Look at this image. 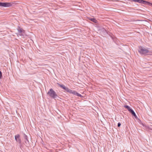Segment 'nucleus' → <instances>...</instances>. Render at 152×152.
<instances>
[{
	"mask_svg": "<svg viewBox=\"0 0 152 152\" xmlns=\"http://www.w3.org/2000/svg\"><path fill=\"white\" fill-rule=\"evenodd\" d=\"M138 52L142 55H152V51H149L148 48H145L142 46H139Z\"/></svg>",
	"mask_w": 152,
	"mask_h": 152,
	"instance_id": "obj_1",
	"label": "nucleus"
},
{
	"mask_svg": "<svg viewBox=\"0 0 152 152\" xmlns=\"http://www.w3.org/2000/svg\"><path fill=\"white\" fill-rule=\"evenodd\" d=\"M47 94H48L50 97L53 99L56 98L58 96L56 92L52 88H50L49 90L47 93Z\"/></svg>",
	"mask_w": 152,
	"mask_h": 152,
	"instance_id": "obj_2",
	"label": "nucleus"
},
{
	"mask_svg": "<svg viewBox=\"0 0 152 152\" xmlns=\"http://www.w3.org/2000/svg\"><path fill=\"white\" fill-rule=\"evenodd\" d=\"M58 84L60 87L64 90L66 92L69 93V92L70 91V89H69L67 87H66L65 86L62 84H60L59 83H58Z\"/></svg>",
	"mask_w": 152,
	"mask_h": 152,
	"instance_id": "obj_3",
	"label": "nucleus"
},
{
	"mask_svg": "<svg viewBox=\"0 0 152 152\" xmlns=\"http://www.w3.org/2000/svg\"><path fill=\"white\" fill-rule=\"evenodd\" d=\"M11 5L10 3H1L0 2V6L4 7H9Z\"/></svg>",
	"mask_w": 152,
	"mask_h": 152,
	"instance_id": "obj_4",
	"label": "nucleus"
},
{
	"mask_svg": "<svg viewBox=\"0 0 152 152\" xmlns=\"http://www.w3.org/2000/svg\"><path fill=\"white\" fill-rule=\"evenodd\" d=\"M15 139L17 142L19 144H21V140L20 138V136L19 134L15 135Z\"/></svg>",
	"mask_w": 152,
	"mask_h": 152,
	"instance_id": "obj_5",
	"label": "nucleus"
},
{
	"mask_svg": "<svg viewBox=\"0 0 152 152\" xmlns=\"http://www.w3.org/2000/svg\"><path fill=\"white\" fill-rule=\"evenodd\" d=\"M133 1L135 2H138L140 3H142L144 4L145 1L143 0H133Z\"/></svg>",
	"mask_w": 152,
	"mask_h": 152,
	"instance_id": "obj_6",
	"label": "nucleus"
},
{
	"mask_svg": "<svg viewBox=\"0 0 152 152\" xmlns=\"http://www.w3.org/2000/svg\"><path fill=\"white\" fill-rule=\"evenodd\" d=\"M69 93L76 95V94H77V92L75 91H72L70 89V91L69 92Z\"/></svg>",
	"mask_w": 152,
	"mask_h": 152,
	"instance_id": "obj_7",
	"label": "nucleus"
},
{
	"mask_svg": "<svg viewBox=\"0 0 152 152\" xmlns=\"http://www.w3.org/2000/svg\"><path fill=\"white\" fill-rule=\"evenodd\" d=\"M69 93L76 95V94H77V92L75 91H72L70 89V91L69 92Z\"/></svg>",
	"mask_w": 152,
	"mask_h": 152,
	"instance_id": "obj_8",
	"label": "nucleus"
},
{
	"mask_svg": "<svg viewBox=\"0 0 152 152\" xmlns=\"http://www.w3.org/2000/svg\"><path fill=\"white\" fill-rule=\"evenodd\" d=\"M130 112L133 115L135 118H137V116L134 112V111L132 110H131V111L129 112Z\"/></svg>",
	"mask_w": 152,
	"mask_h": 152,
	"instance_id": "obj_9",
	"label": "nucleus"
},
{
	"mask_svg": "<svg viewBox=\"0 0 152 152\" xmlns=\"http://www.w3.org/2000/svg\"><path fill=\"white\" fill-rule=\"evenodd\" d=\"M89 19L95 23H97V20L94 18H90Z\"/></svg>",
	"mask_w": 152,
	"mask_h": 152,
	"instance_id": "obj_10",
	"label": "nucleus"
},
{
	"mask_svg": "<svg viewBox=\"0 0 152 152\" xmlns=\"http://www.w3.org/2000/svg\"><path fill=\"white\" fill-rule=\"evenodd\" d=\"M124 107L125 108L127 109L129 112H130L131 111V110H132L130 108V107L128 105H125L124 106Z\"/></svg>",
	"mask_w": 152,
	"mask_h": 152,
	"instance_id": "obj_11",
	"label": "nucleus"
},
{
	"mask_svg": "<svg viewBox=\"0 0 152 152\" xmlns=\"http://www.w3.org/2000/svg\"><path fill=\"white\" fill-rule=\"evenodd\" d=\"M144 4H147L150 6H152V3L149 2L145 1Z\"/></svg>",
	"mask_w": 152,
	"mask_h": 152,
	"instance_id": "obj_12",
	"label": "nucleus"
},
{
	"mask_svg": "<svg viewBox=\"0 0 152 152\" xmlns=\"http://www.w3.org/2000/svg\"><path fill=\"white\" fill-rule=\"evenodd\" d=\"M18 31L20 33H21L22 32V31H23V29L22 28H19L18 29Z\"/></svg>",
	"mask_w": 152,
	"mask_h": 152,
	"instance_id": "obj_13",
	"label": "nucleus"
},
{
	"mask_svg": "<svg viewBox=\"0 0 152 152\" xmlns=\"http://www.w3.org/2000/svg\"><path fill=\"white\" fill-rule=\"evenodd\" d=\"M77 95H76V96H79V97H82L83 96L80 94L78 93H77Z\"/></svg>",
	"mask_w": 152,
	"mask_h": 152,
	"instance_id": "obj_14",
	"label": "nucleus"
},
{
	"mask_svg": "<svg viewBox=\"0 0 152 152\" xmlns=\"http://www.w3.org/2000/svg\"><path fill=\"white\" fill-rule=\"evenodd\" d=\"M24 139L26 140L28 139L27 136L25 134H24Z\"/></svg>",
	"mask_w": 152,
	"mask_h": 152,
	"instance_id": "obj_15",
	"label": "nucleus"
},
{
	"mask_svg": "<svg viewBox=\"0 0 152 152\" xmlns=\"http://www.w3.org/2000/svg\"><path fill=\"white\" fill-rule=\"evenodd\" d=\"M121 123H119H119H118V127H119V126H121Z\"/></svg>",
	"mask_w": 152,
	"mask_h": 152,
	"instance_id": "obj_16",
	"label": "nucleus"
},
{
	"mask_svg": "<svg viewBox=\"0 0 152 152\" xmlns=\"http://www.w3.org/2000/svg\"><path fill=\"white\" fill-rule=\"evenodd\" d=\"M25 142L26 143H28L29 142V141L28 140V139H27V140H26V141H25Z\"/></svg>",
	"mask_w": 152,
	"mask_h": 152,
	"instance_id": "obj_17",
	"label": "nucleus"
},
{
	"mask_svg": "<svg viewBox=\"0 0 152 152\" xmlns=\"http://www.w3.org/2000/svg\"><path fill=\"white\" fill-rule=\"evenodd\" d=\"M1 76H2V74H1V71H0V78H1Z\"/></svg>",
	"mask_w": 152,
	"mask_h": 152,
	"instance_id": "obj_18",
	"label": "nucleus"
},
{
	"mask_svg": "<svg viewBox=\"0 0 152 152\" xmlns=\"http://www.w3.org/2000/svg\"><path fill=\"white\" fill-rule=\"evenodd\" d=\"M142 126H145V125L143 124L142 123Z\"/></svg>",
	"mask_w": 152,
	"mask_h": 152,
	"instance_id": "obj_19",
	"label": "nucleus"
}]
</instances>
